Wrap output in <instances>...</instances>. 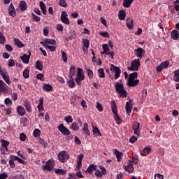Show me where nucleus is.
Listing matches in <instances>:
<instances>
[{
    "label": "nucleus",
    "mask_w": 179,
    "mask_h": 179,
    "mask_svg": "<svg viewBox=\"0 0 179 179\" xmlns=\"http://www.w3.org/2000/svg\"><path fill=\"white\" fill-rule=\"evenodd\" d=\"M0 75H1L3 80L6 81L7 85H10V78H9V74L6 71V69H4V71L0 69Z\"/></svg>",
    "instance_id": "6e6552de"
},
{
    "label": "nucleus",
    "mask_w": 179,
    "mask_h": 179,
    "mask_svg": "<svg viewBox=\"0 0 179 179\" xmlns=\"http://www.w3.org/2000/svg\"><path fill=\"white\" fill-rule=\"evenodd\" d=\"M70 129H72V131L78 132V131H79V124L76 122H73L70 126Z\"/></svg>",
    "instance_id": "72a5a7b5"
},
{
    "label": "nucleus",
    "mask_w": 179,
    "mask_h": 179,
    "mask_svg": "<svg viewBox=\"0 0 179 179\" xmlns=\"http://www.w3.org/2000/svg\"><path fill=\"white\" fill-rule=\"evenodd\" d=\"M127 27L129 29V30H132V29H134V20H131L130 22H127Z\"/></svg>",
    "instance_id": "3c124183"
},
{
    "label": "nucleus",
    "mask_w": 179,
    "mask_h": 179,
    "mask_svg": "<svg viewBox=\"0 0 179 179\" xmlns=\"http://www.w3.org/2000/svg\"><path fill=\"white\" fill-rule=\"evenodd\" d=\"M17 113L21 115V117H23L24 114H26V109L22 106H19L17 107Z\"/></svg>",
    "instance_id": "412c9836"
},
{
    "label": "nucleus",
    "mask_w": 179,
    "mask_h": 179,
    "mask_svg": "<svg viewBox=\"0 0 179 179\" xmlns=\"http://www.w3.org/2000/svg\"><path fill=\"white\" fill-rule=\"evenodd\" d=\"M110 106L112 113L115 115V120L116 121L117 124H118V125H121V124H122V120H121V117H120V115H118V109L117 108V103H115V101H112L110 102Z\"/></svg>",
    "instance_id": "f257e3e1"
},
{
    "label": "nucleus",
    "mask_w": 179,
    "mask_h": 179,
    "mask_svg": "<svg viewBox=\"0 0 179 179\" xmlns=\"http://www.w3.org/2000/svg\"><path fill=\"white\" fill-rule=\"evenodd\" d=\"M52 169H54V161L52 159L48 160L45 164L42 166L43 171H52Z\"/></svg>",
    "instance_id": "39448f33"
},
{
    "label": "nucleus",
    "mask_w": 179,
    "mask_h": 179,
    "mask_svg": "<svg viewBox=\"0 0 179 179\" xmlns=\"http://www.w3.org/2000/svg\"><path fill=\"white\" fill-rule=\"evenodd\" d=\"M59 5H60L62 8H66L68 6L66 1L65 0H59Z\"/></svg>",
    "instance_id": "4d7b16f0"
},
{
    "label": "nucleus",
    "mask_w": 179,
    "mask_h": 179,
    "mask_svg": "<svg viewBox=\"0 0 179 179\" xmlns=\"http://www.w3.org/2000/svg\"><path fill=\"white\" fill-rule=\"evenodd\" d=\"M83 130L84 131L85 135L87 136H90V131L89 130V124L87 122L84 124V127H83Z\"/></svg>",
    "instance_id": "cd10ccee"
},
{
    "label": "nucleus",
    "mask_w": 179,
    "mask_h": 179,
    "mask_svg": "<svg viewBox=\"0 0 179 179\" xmlns=\"http://www.w3.org/2000/svg\"><path fill=\"white\" fill-rule=\"evenodd\" d=\"M64 120L66 121V122H67V124H69L71 122H73V118H72L71 115H69L64 117Z\"/></svg>",
    "instance_id": "5fc2aeb1"
},
{
    "label": "nucleus",
    "mask_w": 179,
    "mask_h": 179,
    "mask_svg": "<svg viewBox=\"0 0 179 179\" xmlns=\"http://www.w3.org/2000/svg\"><path fill=\"white\" fill-rule=\"evenodd\" d=\"M99 34L100 36H102V37H107L108 38H110V34L107 31H101Z\"/></svg>",
    "instance_id": "680f3d73"
},
{
    "label": "nucleus",
    "mask_w": 179,
    "mask_h": 179,
    "mask_svg": "<svg viewBox=\"0 0 179 179\" xmlns=\"http://www.w3.org/2000/svg\"><path fill=\"white\" fill-rule=\"evenodd\" d=\"M55 172L56 174H57V176H65L68 173V171L65 169H55Z\"/></svg>",
    "instance_id": "bb28decb"
},
{
    "label": "nucleus",
    "mask_w": 179,
    "mask_h": 179,
    "mask_svg": "<svg viewBox=\"0 0 179 179\" xmlns=\"http://www.w3.org/2000/svg\"><path fill=\"white\" fill-rule=\"evenodd\" d=\"M14 43H15V45H17L18 48H22L24 47V44H23V43H22V41L18 38H15Z\"/></svg>",
    "instance_id": "7c9ffc66"
},
{
    "label": "nucleus",
    "mask_w": 179,
    "mask_h": 179,
    "mask_svg": "<svg viewBox=\"0 0 179 179\" xmlns=\"http://www.w3.org/2000/svg\"><path fill=\"white\" fill-rule=\"evenodd\" d=\"M138 141V137L133 136L129 138L130 143H135Z\"/></svg>",
    "instance_id": "e2e57ef3"
},
{
    "label": "nucleus",
    "mask_w": 179,
    "mask_h": 179,
    "mask_svg": "<svg viewBox=\"0 0 179 179\" xmlns=\"http://www.w3.org/2000/svg\"><path fill=\"white\" fill-rule=\"evenodd\" d=\"M83 47H85L86 48H89V47H90V41H89V39H83Z\"/></svg>",
    "instance_id": "79ce46f5"
},
{
    "label": "nucleus",
    "mask_w": 179,
    "mask_h": 179,
    "mask_svg": "<svg viewBox=\"0 0 179 179\" xmlns=\"http://www.w3.org/2000/svg\"><path fill=\"white\" fill-rule=\"evenodd\" d=\"M8 13L10 16H13V17H15V16H16V10H15V6H13V3H10L9 6Z\"/></svg>",
    "instance_id": "f3484780"
},
{
    "label": "nucleus",
    "mask_w": 179,
    "mask_h": 179,
    "mask_svg": "<svg viewBox=\"0 0 179 179\" xmlns=\"http://www.w3.org/2000/svg\"><path fill=\"white\" fill-rule=\"evenodd\" d=\"M114 155H115L118 163H120V162L122 161V158L124 157V153L118 151L117 149H115Z\"/></svg>",
    "instance_id": "9b49d317"
},
{
    "label": "nucleus",
    "mask_w": 179,
    "mask_h": 179,
    "mask_svg": "<svg viewBox=\"0 0 179 179\" xmlns=\"http://www.w3.org/2000/svg\"><path fill=\"white\" fill-rule=\"evenodd\" d=\"M76 73V66L74 65L71 66L70 69H69V78H73L75 76V73Z\"/></svg>",
    "instance_id": "b1692460"
},
{
    "label": "nucleus",
    "mask_w": 179,
    "mask_h": 179,
    "mask_svg": "<svg viewBox=\"0 0 179 179\" xmlns=\"http://www.w3.org/2000/svg\"><path fill=\"white\" fill-rule=\"evenodd\" d=\"M170 64V62L169 61H165L162 63V64L159 65L157 67V72L159 73L163 71V69H167L169 68V65Z\"/></svg>",
    "instance_id": "1a4fd4ad"
},
{
    "label": "nucleus",
    "mask_w": 179,
    "mask_h": 179,
    "mask_svg": "<svg viewBox=\"0 0 179 179\" xmlns=\"http://www.w3.org/2000/svg\"><path fill=\"white\" fill-rule=\"evenodd\" d=\"M129 102L126 103L125 109H126L127 114H128L129 115H131V113L132 111V105H131V103H132V100L129 99Z\"/></svg>",
    "instance_id": "4468645a"
},
{
    "label": "nucleus",
    "mask_w": 179,
    "mask_h": 179,
    "mask_svg": "<svg viewBox=\"0 0 179 179\" xmlns=\"http://www.w3.org/2000/svg\"><path fill=\"white\" fill-rule=\"evenodd\" d=\"M171 37L173 40H178L179 38V31L177 29H175L171 31Z\"/></svg>",
    "instance_id": "5701e85b"
},
{
    "label": "nucleus",
    "mask_w": 179,
    "mask_h": 179,
    "mask_svg": "<svg viewBox=\"0 0 179 179\" xmlns=\"http://www.w3.org/2000/svg\"><path fill=\"white\" fill-rule=\"evenodd\" d=\"M8 85L3 82V80H0V92L6 93L8 92Z\"/></svg>",
    "instance_id": "2eb2a0df"
},
{
    "label": "nucleus",
    "mask_w": 179,
    "mask_h": 179,
    "mask_svg": "<svg viewBox=\"0 0 179 179\" xmlns=\"http://www.w3.org/2000/svg\"><path fill=\"white\" fill-rule=\"evenodd\" d=\"M126 16H127V14L125 13V10H121L119 11L120 20H125Z\"/></svg>",
    "instance_id": "2f4dec72"
},
{
    "label": "nucleus",
    "mask_w": 179,
    "mask_h": 179,
    "mask_svg": "<svg viewBox=\"0 0 179 179\" xmlns=\"http://www.w3.org/2000/svg\"><path fill=\"white\" fill-rule=\"evenodd\" d=\"M52 85L50 84H43V90H45V92H52Z\"/></svg>",
    "instance_id": "c85d7f7f"
},
{
    "label": "nucleus",
    "mask_w": 179,
    "mask_h": 179,
    "mask_svg": "<svg viewBox=\"0 0 179 179\" xmlns=\"http://www.w3.org/2000/svg\"><path fill=\"white\" fill-rule=\"evenodd\" d=\"M40 135H41V131H40L38 129H35L33 132V136L34 138H38Z\"/></svg>",
    "instance_id": "a19ab883"
},
{
    "label": "nucleus",
    "mask_w": 179,
    "mask_h": 179,
    "mask_svg": "<svg viewBox=\"0 0 179 179\" xmlns=\"http://www.w3.org/2000/svg\"><path fill=\"white\" fill-rule=\"evenodd\" d=\"M99 168L100 169L101 171L99 169H96L95 171L94 175L96 176V177H99V178H101L103 176H106V174H107V170H106V168L102 165H99Z\"/></svg>",
    "instance_id": "423d86ee"
},
{
    "label": "nucleus",
    "mask_w": 179,
    "mask_h": 179,
    "mask_svg": "<svg viewBox=\"0 0 179 179\" xmlns=\"http://www.w3.org/2000/svg\"><path fill=\"white\" fill-rule=\"evenodd\" d=\"M58 131L64 135V136H69L71 135V131H69V129L66 128L64 124L61 123L58 127H57Z\"/></svg>",
    "instance_id": "20e7f679"
},
{
    "label": "nucleus",
    "mask_w": 179,
    "mask_h": 179,
    "mask_svg": "<svg viewBox=\"0 0 179 179\" xmlns=\"http://www.w3.org/2000/svg\"><path fill=\"white\" fill-rule=\"evenodd\" d=\"M31 53L29 52V55H27V54L23 55V56L20 57V59L22 61L24 64H29L30 62V55Z\"/></svg>",
    "instance_id": "a211bd4d"
},
{
    "label": "nucleus",
    "mask_w": 179,
    "mask_h": 179,
    "mask_svg": "<svg viewBox=\"0 0 179 179\" xmlns=\"http://www.w3.org/2000/svg\"><path fill=\"white\" fill-rule=\"evenodd\" d=\"M46 48H48L51 52H54L57 50V47L47 45Z\"/></svg>",
    "instance_id": "bf43d9fd"
},
{
    "label": "nucleus",
    "mask_w": 179,
    "mask_h": 179,
    "mask_svg": "<svg viewBox=\"0 0 179 179\" xmlns=\"http://www.w3.org/2000/svg\"><path fill=\"white\" fill-rule=\"evenodd\" d=\"M58 157H59V160L61 163H65V159L64 158V152H60L59 154H58Z\"/></svg>",
    "instance_id": "c03bdc74"
},
{
    "label": "nucleus",
    "mask_w": 179,
    "mask_h": 179,
    "mask_svg": "<svg viewBox=\"0 0 179 179\" xmlns=\"http://www.w3.org/2000/svg\"><path fill=\"white\" fill-rule=\"evenodd\" d=\"M76 80H85V75L83 74H77Z\"/></svg>",
    "instance_id": "052dcab7"
},
{
    "label": "nucleus",
    "mask_w": 179,
    "mask_h": 179,
    "mask_svg": "<svg viewBox=\"0 0 179 179\" xmlns=\"http://www.w3.org/2000/svg\"><path fill=\"white\" fill-rule=\"evenodd\" d=\"M110 71H112V72H115L114 79L117 80V79H118L121 75V69H120L118 66H115L114 64H111Z\"/></svg>",
    "instance_id": "0eeeda50"
},
{
    "label": "nucleus",
    "mask_w": 179,
    "mask_h": 179,
    "mask_svg": "<svg viewBox=\"0 0 179 179\" xmlns=\"http://www.w3.org/2000/svg\"><path fill=\"white\" fill-rule=\"evenodd\" d=\"M139 83V80H127V86L129 87H135L136 86H138V84Z\"/></svg>",
    "instance_id": "f8f14e48"
},
{
    "label": "nucleus",
    "mask_w": 179,
    "mask_h": 179,
    "mask_svg": "<svg viewBox=\"0 0 179 179\" xmlns=\"http://www.w3.org/2000/svg\"><path fill=\"white\" fill-rule=\"evenodd\" d=\"M134 51L136 52V55L138 58V59H142V57L143 55V52H145V50H143L142 48H139L135 49Z\"/></svg>",
    "instance_id": "ddd939ff"
},
{
    "label": "nucleus",
    "mask_w": 179,
    "mask_h": 179,
    "mask_svg": "<svg viewBox=\"0 0 179 179\" xmlns=\"http://www.w3.org/2000/svg\"><path fill=\"white\" fill-rule=\"evenodd\" d=\"M4 103H5L6 106H7V107H10V106H12V100H10V99H9V98H6L4 100Z\"/></svg>",
    "instance_id": "6e6d98bb"
},
{
    "label": "nucleus",
    "mask_w": 179,
    "mask_h": 179,
    "mask_svg": "<svg viewBox=\"0 0 179 179\" xmlns=\"http://www.w3.org/2000/svg\"><path fill=\"white\" fill-rule=\"evenodd\" d=\"M45 43L46 44H51L52 45H57V41L55 39H50V38H45Z\"/></svg>",
    "instance_id": "f704fd0d"
},
{
    "label": "nucleus",
    "mask_w": 179,
    "mask_h": 179,
    "mask_svg": "<svg viewBox=\"0 0 179 179\" xmlns=\"http://www.w3.org/2000/svg\"><path fill=\"white\" fill-rule=\"evenodd\" d=\"M96 170H97V165L92 164L88 166L86 173H88V174H93V171H96Z\"/></svg>",
    "instance_id": "dca6fc26"
},
{
    "label": "nucleus",
    "mask_w": 179,
    "mask_h": 179,
    "mask_svg": "<svg viewBox=\"0 0 179 179\" xmlns=\"http://www.w3.org/2000/svg\"><path fill=\"white\" fill-rule=\"evenodd\" d=\"M92 132L94 134L96 135V136H101V132H100V130H99V128H97V127H93Z\"/></svg>",
    "instance_id": "e433bc0d"
},
{
    "label": "nucleus",
    "mask_w": 179,
    "mask_h": 179,
    "mask_svg": "<svg viewBox=\"0 0 179 179\" xmlns=\"http://www.w3.org/2000/svg\"><path fill=\"white\" fill-rule=\"evenodd\" d=\"M36 69H38V71H41L44 66H43V63L41 61L38 60L36 64Z\"/></svg>",
    "instance_id": "58836bf2"
},
{
    "label": "nucleus",
    "mask_w": 179,
    "mask_h": 179,
    "mask_svg": "<svg viewBox=\"0 0 179 179\" xmlns=\"http://www.w3.org/2000/svg\"><path fill=\"white\" fill-rule=\"evenodd\" d=\"M5 41H6V38H5V35L0 31V44H4Z\"/></svg>",
    "instance_id": "09e8293b"
},
{
    "label": "nucleus",
    "mask_w": 179,
    "mask_h": 179,
    "mask_svg": "<svg viewBox=\"0 0 179 179\" xmlns=\"http://www.w3.org/2000/svg\"><path fill=\"white\" fill-rule=\"evenodd\" d=\"M20 8L22 12L26 10V9H27V3H26L25 1H21L20 2Z\"/></svg>",
    "instance_id": "c756f323"
},
{
    "label": "nucleus",
    "mask_w": 179,
    "mask_h": 179,
    "mask_svg": "<svg viewBox=\"0 0 179 179\" xmlns=\"http://www.w3.org/2000/svg\"><path fill=\"white\" fill-rule=\"evenodd\" d=\"M86 72L87 73L89 79H93V76H94L93 71H92L90 69H87Z\"/></svg>",
    "instance_id": "8fccbe9b"
},
{
    "label": "nucleus",
    "mask_w": 179,
    "mask_h": 179,
    "mask_svg": "<svg viewBox=\"0 0 179 179\" xmlns=\"http://www.w3.org/2000/svg\"><path fill=\"white\" fill-rule=\"evenodd\" d=\"M131 4L132 3H131L129 0H124L123 2L124 8H130Z\"/></svg>",
    "instance_id": "603ef678"
},
{
    "label": "nucleus",
    "mask_w": 179,
    "mask_h": 179,
    "mask_svg": "<svg viewBox=\"0 0 179 179\" xmlns=\"http://www.w3.org/2000/svg\"><path fill=\"white\" fill-rule=\"evenodd\" d=\"M8 178V173H3L0 174V179H6Z\"/></svg>",
    "instance_id": "774afa93"
},
{
    "label": "nucleus",
    "mask_w": 179,
    "mask_h": 179,
    "mask_svg": "<svg viewBox=\"0 0 179 179\" xmlns=\"http://www.w3.org/2000/svg\"><path fill=\"white\" fill-rule=\"evenodd\" d=\"M37 79L41 80V82H44V75L43 73H39L36 76Z\"/></svg>",
    "instance_id": "69168bd1"
},
{
    "label": "nucleus",
    "mask_w": 179,
    "mask_h": 179,
    "mask_svg": "<svg viewBox=\"0 0 179 179\" xmlns=\"http://www.w3.org/2000/svg\"><path fill=\"white\" fill-rule=\"evenodd\" d=\"M1 146L4 148H6L9 146V141L5 140V139H1Z\"/></svg>",
    "instance_id": "de8ad7c7"
},
{
    "label": "nucleus",
    "mask_w": 179,
    "mask_h": 179,
    "mask_svg": "<svg viewBox=\"0 0 179 179\" xmlns=\"http://www.w3.org/2000/svg\"><path fill=\"white\" fill-rule=\"evenodd\" d=\"M129 163H134V164H138V162H139V158L138 156H134L131 158V160H129Z\"/></svg>",
    "instance_id": "a18cd8bd"
},
{
    "label": "nucleus",
    "mask_w": 179,
    "mask_h": 179,
    "mask_svg": "<svg viewBox=\"0 0 179 179\" xmlns=\"http://www.w3.org/2000/svg\"><path fill=\"white\" fill-rule=\"evenodd\" d=\"M23 78H24V79H29V78H30V71L29 69H26L23 71Z\"/></svg>",
    "instance_id": "ea45409f"
},
{
    "label": "nucleus",
    "mask_w": 179,
    "mask_h": 179,
    "mask_svg": "<svg viewBox=\"0 0 179 179\" xmlns=\"http://www.w3.org/2000/svg\"><path fill=\"white\" fill-rule=\"evenodd\" d=\"M67 85L70 89H73L76 86V83H75V81L73 80V77L69 78V80H67Z\"/></svg>",
    "instance_id": "4be33fe9"
},
{
    "label": "nucleus",
    "mask_w": 179,
    "mask_h": 179,
    "mask_svg": "<svg viewBox=\"0 0 179 179\" xmlns=\"http://www.w3.org/2000/svg\"><path fill=\"white\" fill-rule=\"evenodd\" d=\"M62 23L64 24H70L71 22H69V18H68V13L66 11H62L60 17Z\"/></svg>",
    "instance_id": "9d476101"
},
{
    "label": "nucleus",
    "mask_w": 179,
    "mask_h": 179,
    "mask_svg": "<svg viewBox=\"0 0 179 179\" xmlns=\"http://www.w3.org/2000/svg\"><path fill=\"white\" fill-rule=\"evenodd\" d=\"M115 87L117 93L120 94V97H123V99H125V97H127L128 92L124 89L123 84H120L117 82L115 84Z\"/></svg>",
    "instance_id": "f03ea898"
},
{
    "label": "nucleus",
    "mask_w": 179,
    "mask_h": 179,
    "mask_svg": "<svg viewBox=\"0 0 179 179\" xmlns=\"http://www.w3.org/2000/svg\"><path fill=\"white\" fill-rule=\"evenodd\" d=\"M138 78V73L134 72L129 76L128 80H135V79Z\"/></svg>",
    "instance_id": "c9c22d12"
},
{
    "label": "nucleus",
    "mask_w": 179,
    "mask_h": 179,
    "mask_svg": "<svg viewBox=\"0 0 179 179\" xmlns=\"http://www.w3.org/2000/svg\"><path fill=\"white\" fill-rule=\"evenodd\" d=\"M139 66H141V60L139 59H135L131 62V66L127 67V69L134 72L139 71Z\"/></svg>",
    "instance_id": "7ed1b4c3"
},
{
    "label": "nucleus",
    "mask_w": 179,
    "mask_h": 179,
    "mask_svg": "<svg viewBox=\"0 0 179 179\" xmlns=\"http://www.w3.org/2000/svg\"><path fill=\"white\" fill-rule=\"evenodd\" d=\"M32 19L34 22H40L41 17L39 16H37L36 14L34 13H31Z\"/></svg>",
    "instance_id": "864d4df0"
},
{
    "label": "nucleus",
    "mask_w": 179,
    "mask_h": 179,
    "mask_svg": "<svg viewBox=\"0 0 179 179\" xmlns=\"http://www.w3.org/2000/svg\"><path fill=\"white\" fill-rule=\"evenodd\" d=\"M24 106L26 108V110L28 113H31L32 110H31V103L29 101H24Z\"/></svg>",
    "instance_id": "393cba45"
},
{
    "label": "nucleus",
    "mask_w": 179,
    "mask_h": 179,
    "mask_svg": "<svg viewBox=\"0 0 179 179\" xmlns=\"http://www.w3.org/2000/svg\"><path fill=\"white\" fill-rule=\"evenodd\" d=\"M9 166L11 169H15L16 166L15 165V161H13L12 159L9 160Z\"/></svg>",
    "instance_id": "338daca9"
},
{
    "label": "nucleus",
    "mask_w": 179,
    "mask_h": 179,
    "mask_svg": "<svg viewBox=\"0 0 179 179\" xmlns=\"http://www.w3.org/2000/svg\"><path fill=\"white\" fill-rule=\"evenodd\" d=\"M96 108H97V110H99V111H100L101 113V111H103V106L101 105V103H100V102L96 103Z\"/></svg>",
    "instance_id": "0e129e2a"
},
{
    "label": "nucleus",
    "mask_w": 179,
    "mask_h": 179,
    "mask_svg": "<svg viewBox=\"0 0 179 179\" xmlns=\"http://www.w3.org/2000/svg\"><path fill=\"white\" fill-rule=\"evenodd\" d=\"M62 52V59L64 61V62H68V55L66 52H64L63 50L61 51Z\"/></svg>",
    "instance_id": "37998d69"
},
{
    "label": "nucleus",
    "mask_w": 179,
    "mask_h": 179,
    "mask_svg": "<svg viewBox=\"0 0 179 179\" xmlns=\"http://www.w3.org/2000/svg\"><path fill=\"white\" fill-rule=\"evenodd\" d=\"M20 141H22V142H24L26 141V139H27V136H26V134L24 133H21L20 134Z\"/></svg>",
    "instance_id": "13d9d810"
},
{
    "label": "nucleus",
    "mask_w": 179,
    "mask_h": 179,
    "mask_svg": "<svg viewBox=\"0 0 179 179\" xmlns=\"http://www.w3.org/2000/svg\"><path fill=\"white\" fill-rule=\"evenodd\" d=\"M173 73H174V76H173L174 82H179V69L173 71Z\"/></svg>",
    "instance_id": "4c0bfd02"
},
{
    "label": "nucleus",
    "mask_w": 179,
    "mask_h": 179,
    "mask_svg": "<svg viewBox=\"0 0 179 179\" xmlns=\"http://www.w3.org/2000/svg\"><path fill=\"white\" fill-rule=\"evenodd\" d=\"M40 8L43 15H47V7L45 6L44 2L40 1Z\"/></svg>",
    "instance_id": "473e14b6"
},
{
    "label": "nucleus",
    "mask_w": 179,
    "mask_h": 179,
    "mask_svg": "<svg viewBox=\"0 0 179 179\" xmlns=\"http://www.w3.org/2000/svg\"><path fill=\"white\" fill-rule=\"evenodd\" d=\"M150 152H152V148L150 146L148 145L143 150H141L140 153L141 156H146V155H149Z\"/></svg>",
    "instance_id": "6ab92c4d"
},
{
    "label": "nucleus",
    "mask_w": 179,
    "mask_h": 179,
    "mask_svg": "<svg viewBox=\"0 0 179 179\" xmlns=\"http://www.w3.org/2000/svg\"><path fill=\"white\" fill-rule=\"evenodd\" d=\"M43 104H44V98L41 97L39 99V103L37 106L39 113H41V111H44V106H43Z\"/></svg>",
    "instance_id": "aec40b11"
},
{
    "label": "nucleus",
    "mask_w": 179,
    "mask_h": 179,
    "mask_svg": "<svg viewBox=\"0 0 179 179\" xmlns=\"http://www.w3.org/2000/svg\"><path fill=\"white\" fill-rule=\"evenodd\" d=\"M99 76L101 78H106V73H104V69H99L98 70Z\"/></svg>",
    "instance_id": "49530a36"
},
{
    "label": "nucleus",
    "mask_w": 179,
    "mask_h": 179,
    "mask_svg": "<svg viewBox=\"0 0 179 179\" xmlns=\"http://www.w3.org/2000/svg\"><path fill=\"white\" fill-rule=\"evenodd\" d=\"M125 171H128V173H134V164L132 163L129 162L128 166H124Z\"/></svg>",
    "instance_id": "a878e982"
}]
</instances>
